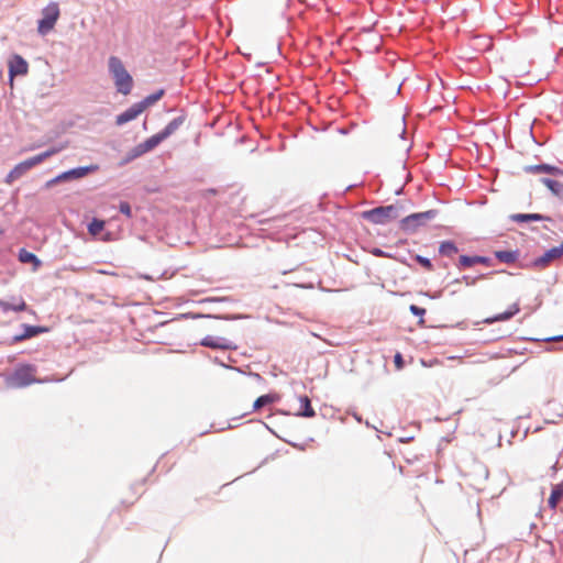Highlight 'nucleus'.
Wrapping results in <instances>:
<instances>
[{
    "label": "nucleus",
    "instance_id": "32",
    "mask_svg": "<svg viewBox=\"0 0 563 563\" xmlns=\"http://www.w3.org/2000/svg\"><path fill=\"white\" fill-rule=\"evenodd\" d=\"M394 363H395V366L398 371L402 369L404 367V360H402V356L400 353H396L395 357H394Z\"/></svg>",
    "mask_w": 563,
    "mask_h": 563
},
{
    "label": "nucleus",
    "instance_id": "29",
    "mask_svg": "<svg viewBox=\"0 0 563 563\" xmlns=\"http://www.w3.org/2000/svg\"><path fill=\"white\" fill-rule=\"evenodd\" d=\"M119 209L120 211L125 214L126 217H131L132 216V211H131V207L128 202L125 201H122L119 206Z\"/></svg>",
    "mask_w": 563,
    "mask_h": 563
},
{
    "label": "nucleus",
    "instance_id": "3",
    "mask_svg": "<svg viewBox=\"0 0 563 563\" xmlns=\"http://www.w3.org/2000/svg\"><path fill=\"white\" fill-rule=\"evenodd\" d=\"M109 70L114 79L117 90L126 96L133 88L132 76L125 69L121 59L117 56H111L108 62Z\"/></svg>",
    "mask_w": 563,
    "mask_h": 563
},
{
    "label": "nucleus",
    "instance_id": "5",
    "mask_svg": "<svg viewBox=\"0 0 563 563\" xmlns=\"http://www.w3.org/2000/svg\"><path fill=\"white\" fill-rule=\"evenodd\" d=\"M399 217L398 207L385 206L364 212V218L374 224H386Z\"/></svg>",
    "mask_w": 563,
    "mask_h": 563
},
{
    "label": "nucleus",
    "instance_id": "2",
    "mask_svg": "<svg viewBox=\"0 0 563 563\" xmlns=\"http://www.w3.org/2000/svg\"><path fill=\"white\" fill-rule=\"evenodd\" d=\"M63 148H64V146L52 147L41 154H37L33 157H30V158L19 163L7 175L5 183L8 185H11L14 180L21 178L27 170H30L31 168L35 167L36 165L43 163L46 158L55 155Z\"/></svg>",
    "mask_w": 563,
    "mask_h": 563
},
{
    "label": "nucleus",
    "instance_id": "1",
    "mask_svg": "<svg viewBox=\"0 0 563 563\" xmlns=\"http://www.w3.org/2000/svg\"><path fill=\"white\" fill-rule=\"evenodd\" d=\"M184 119L181 117L175 118L172 120L159 133L152 135L144 142L137 144L132 150V157H139L152 150H154L161 142L166 140L168 136L174 134L179 126L183 124Z\"/></svg>",
    "mask_w": 563,
    "mask_h": 563
},
{
    "label": "nucleus",
    "instance_id": "25",
    "mask_svg": "<svg viewBox=\"0 0 563 563\" xmlns=\"http://www.w3.org/2000/svg\"><path fill=\"white\" fill-rule=\"evenodd\" d=\"M478 258H476V256H467V255H462L460 256V265L462 267H472L476 264H478Z\"/></svg>",
    "mask_w": 563,
    "mask_h": 563
},
{
    "label": "nucleus",
    "instance_id": "13",
    "mask_svg": "<svg viewBox=\"0 0 563 563\" xmlns=\"http://www.w3.org/2000/svg\"><path fill=\"white\" fill-rule=\"evenodd\" d=\"M27 309L26 302L22 297H12L11 301L0 300V310L3 312L8 311H24Z\"/></svg>",
    "mask_w": 563,
    "mask_h": 563
},
{
    "label": "nucleus",
    "instance_id": "7",
    "mask_svg": "<svg viewBox=\"0 0 563 563\" xmlns=\"http://www.w3.org/2000/svg\"><path fill=\"white\" fill-rule=\"evenodd\" d=\"M34 382H36L35 367L32 365L18 367L11 376V384L15 387H25Z\"/></svg>",
    "mask_w": 563,
    "mask_h": 563
},
{
    "label": "nucleus",
    "instance_id": "17",
    "mask_svg": "<svg viewBox=\"0 0 563 563\" xmlns=\"http://www.w3.org/2000/svg\"><path fill=\"white\" fill-rule=\"evenodd\" d=\"M542 184H544L553 195L559 198H563V184L551 179V178H541Z\"/></svg>",
    "mask_w": 563,
    "mask_h": 563
},
{
    "label": "nucleus",
    "instance_id": "33",
    "mask_svg": "<svg viewBox=\"0 0 563 563\" xmlns=\"http://www.w3.org/2000/svg\"><path fill=\"white\" fill-rule=\"evenodd\" d=\"M543 219H547L545 217H543L542 214H539V213H530V222L531 221H540V220H543Z\"/></svg>",
    "mask_w": 563,
    "mask_h": 563
},
{
    "label": "nucleus",
    "instance_id": "11",
    "mask_svg": "<svg viewBox=\"0 0 563 563\" xmlns=\"http://www.w3.org/2000/svg\"><path fill=\"white\" fill-rule=\"evenodd\" d=\"M144 111V106H141L140 103H134L129 109H126L124 112L119 114L115 119V123L118 125H123L134 119H136L142 112Z\"/></svg>",
    "mask_w": 563,
    "mask_h": 563
},
{
    "label": "nucleus",
    "instance_id": "31",
    "mask_svg": "<svg viewBox=\"0 0 563 563\" xmlns=\"http://www.w3.org/2000/svg\"><path fill=\"white\" fill-rule=\"evenodd\" d=\"M409 309H410L412 314L418 316V317H423L424 313H426V309L424 308L418 307L416 305H411Z\"/></svg>",
    "mask_w": 563,
    "mask_h": 563
},
{
    "label": "nucleus",
    "instance_id": "26",
    "mask_svg": "<svg viewBox=\"0 0 563 563\" xmlns=\"http://www.w3.org/2000/svg\"><path fill=\"white\" fill-rule=\"evenodd\" d=\"M516 312H518V308L517 306H514L511 308V310L507 311V312H504V313H500V314H497L495 317H493L490 319V321H499V320H507L509 319L510 317H512Z\"/></svg>",
    "mask_w": 563,
    "mask_h": 563
},
{
    "label": "nucleus",
    "instance_id": "18",
    "mask_svg": "<svg viewBox=\"0 0 563 563\" xmlns=\"http://www.w3.org/2000/svg\"><path fill=\"white\" fill-rule=\"evenodd\" d=\"M530 173L532 174H539V173H547L550 175L560 174V168L548 165V164H537V165H530Z\"/></svg>",
    "mask_w": 563,
    "mask_h": 563
},
{
    "label": "nucleus",
    "instance_id": "19",
    "mask_svg": "<svg viewBox=\"0 0 563 563\" xmlns=\"http://www.w3.org/2000/svg\"><path fill=\"white\" fill-rule=\"evenodd\" d=\"M19 260L22 263H32L34 265V269H37L41 266V261L37 256L24 249L19 252Z\"/></svg>",
    "mask_w": 563,
    "mask_h": 563
},
{
    "label": "nucleus",
    "instance_id": "4",
    "mask_svg": "<svg viewBox=\"0 0 563 563\" xmlns=\"http://www.w3.org/2000/svg\"><path fill=\"white\" fill-rule=\"evenodd\" d=\"M42 19L38 21L37 24V32L41 35H46L49 33L54 27L59 19L60 11L57 2H49L43 10H42Z\"/></svg>",
    "mask_w": 563,
    "mask_h": 563
},
{
    "label": "nucleus",
    "instance_id": "21",
    "mask_svg": "<svg viewBox=\"0 0 563 563\" xmlns=\"http://www.w3.org/2000/svg\"><path fill=\"white\" fill-rule=\"evenodd\" d=\"M563 497V484H558L552 488L550 498L548 500L549 506L554 509L559 500Z\"/></svg>",
    "mask_w": 563,
    "mask_h": 563
},
{
    "label": "nucleus",
    "instance_id": "20",
    "mask_svg": "<svg viewBox=\"0 0 563 563\" xmlns=\"http://www.w3.org/2000/svg\"><path fill=\"white\" fill-rule=\"evenodd\" d=\"M457 252V246L451 241H444L440 244L439 253L443 256L453 257Z\"/></svg>",
    "mask_w": 563,
    "mask_h": 563
},
{
    "label": "nucleus",
    "instance_id": "35",
    "mask_svg": "<svg viewBox=\"0 0 563 563\" xmlns=\"http://www.w3.org/2000/svg\"><path fill=\"white\" fill-rule=\"evenodd\" d=\"M529 133H530V139H531V140H532L537 145H538V146H540V144H539V143L536 141V139H534V135H533V133H532V126H531V125H530Z\"/></svg>",
    "mask_w": 563,
    "mask_h": 563
},
{
    "label": "nucleus",
    "instance_id": "15",
    "mask_svg": "<svg viewBox=\"0 0 563 563\" xmlns=\"http://www.w3.org/2000/svg\"><path fill=\"white\" fill-rule=\"evenodd\" d=\"M46 329L42 327H35V325H24V332L22 334L15 335L13 338L14 342H20L30 338H33L40 333L45 332Z\"/></svg>",
    "mask_w": 563,
    "mask_h": 563
},
{
    "label": "nucleus",
    "instance_id": "30",
    "mask_svg": "<svg viewBox=\"0 0 563 563\" xmlns=\"http://www.w3.org/2000/svg\"><path fill=\"white\" fill-rule=\"evenodd\" d=\"M509 219L511 221H518V222H527L528 221V213H517V214H511L509 217Z\"/></svg>",
    "mask_w": 563,
    "mask_h": 563
},
{
    "label": "nucleus",
    "instance_id": "28",
    "mask_svg": "<svg viewBox=\"0 0 563 563\" xmlns=\"http://www.w3.org/2000/svg\"><path fill=\"white\" fill-rule=\"evenodd\" d=\"M532 341H544V342H559L563 341V334L553 335L544 339L530 338V342Z\"/></svg>",
    "mask_w": 563,
    "mask_h": 563
},
{
    "label": "nucleus",
    "instance_id": "22",
    "mask_svg": "<svg viewBox=\"0 0 563 563\" xmlns=\"http://www.w3.org/2000/svg\"><path fill=\"white\" fill-rule=\"evenodd\" d=\"M277 400V397L275 395H263L260 396L253 404V409L255 411L260 410L264 406H267L269 404H273Z\"/></svg>",
    "mask_w": 563,
    "mask_h": 563
},
{
    "label": "nucleus",
    "instance_id": "8",
    "mask_svg": "<svg viewBox=\"0 0 563 563\" xmlns=\"http://www.w3.org/2000/svg\"><path fill=\"white\" fill-rule=\"evenodd\" d=\"M8 66L11 81L15 76H23L29 71V64L21 55H13L10 58Z\"/></svg>",
    "mask_w": 563,
    "mask_h": 563
},
{
    "label": "nucleus",
    "instance_id": "14",
    "mask_svg": "<svg viewBox=\"0 0 563 563\" xmlns=\"http://www.w3.org/2000/svg\"><path fill=\"white\" fill-rule=\"evenodd\" d=\"M298 402H299V408H298L299 416L311 418L316 415L308 396H300L298 398Z\"/></svg>",
    "mask_w": 563,
    "mask_h": 563
},
{
    "label": "nucleus",
    "instance_id": "27",
    "mask_svg": "<svg viewBox=\"0 0 563 563\" xmlns=\"http://www.w3.org/2000/svg\"><path fill=\"white\" fill-rule=\"evenodd\" d=\"M415 260L421 265L423 266L427 271L431 272L433 271V265L432 263L430 262L429 258L427 257H423L421 255H416Z\"/></svg>",
    "mask_w": 563,
    "mask_h": 563
},
{
    "label": "nucleus",
    "instance_id": "23",
    "mask_svg": "<svg viewBox=\"0 0 563 563\" xmlns=\"http://www.w3.org/2000/svg\"><path fill=\"white\" fill-rule=\"evenodd\" d=\"M104 229V221L93 219L88 225V232L96 236Z\"/></svg>",
    "mask_w": 563,
    "mask_h": 563
},
{
    "label": "nucleus",
    "instance_id": "16",
    "mask_svg": "<svg viewBox=\"0 0 563 563\" xmlns=\"http://www.w3.org/2000/svg\"><path fill=\"white\" fill-rule=\"evenodd\" d=\"M495 256L501 263L512 264L518 260L519 251L518 250L495 251Z\"/></svg>",
    "mask_w": 563,
    "mask_h": 563
},
{
    "label": "nucleus",
    "instance_id": "9",
    "mask_svg": "<svg viewBox=\"0 0 563 563\" xmlns=\"http://www.w3.org/2000/svg\"><path fill=\"white\" fill-rule=\"evenodd\" d=\"M200 344L210 349H219V350H231L234 349L235 345L232 341L224 336H216V335H207L201 341Z\"/></svg>",
    "mask_w": 563,
    "mask_h": 563
},
{
    "label": "nucleus",
    "instance_id": "10",
    "mask_svg": "<svg viewBox=\"0 0 563 563\" xmlns=\"http://www.w3.org/2000/svg\"><path fill=\"white\" fill-rule=\"evenodd\" d=\"M96 168L97 167H95V166H90V167H79V168L70 169L68 172L60 174L55 179L48 181L47 186L56 184L60 180H67L70 178H81V177L86 176L89 172L95 170Z\"/></svg>",
    "mask_w": 563,
    "mask_h": 563
},
{
    "label": "nucleus",
    "instance_id": "6",
    "mask_svg": "<svg viewBox=\"0 0 563 563\" xmlns=\"http://www.w3.org/2000/svg\"><path fill=\"white\" fill-rule=\"evenodd\" d=\"M435 217L434 210H429L426 212L412 213L410 216L405 217L401 220V229L408 232L416 231L420 225L424 224L427 221L433 219Z\"/></svg>",
    "mask_w": 563,
    "mask_h": 563
},
{
    "label": "nucleus",
    "instance_id": "24",
    "mask_svg": "<svg viewBox=\"0 0 563 563\" xmlns=\"http://www.w3.org/2000/svg\"><path fill=\"white\" fill-rule=\"evenodd\" d=\"M163 93H164V91L159 90L153 95L147 96L143 101H141L139 103L141 106H144V110H145L147 107H150V106L154 104L156 101H158L162 98Z\"/></svg>",
    "mask_w": 563,
    "mask_h": 563
},
{
    "label": "nucleus",
    "instance_id": "34",
    "mask_svg": "<svg viewBox=\"0 0 563 563\" xmlns=\"http://www.w3.org/2000/svg\"><path fill=\"white\" fill-rule=\"evenodd\" d=\"M476 258H478V264H487L488 263V258L486 257H483V256H476Z\"/></svg>",
    "mask_w": 563,
    "mask_h": 563
},
{
    "label": "nucleus",
    "instance_id": "12",
    "mask_svg": "<svg viewBox=\"0 0 563 563\" xmlns=\"http://www.w3.org/2000/svg\"><path fill=\"white\" fill-rule=\"evenodd\" d=\"M563 255V242L559 246L551 247L542 256L534 260L533 265L545 266L553 260L560 258Z\"/></svg>",
    "mask_w": 563,
    "mask_h": 563
},
{
    "label": "nucleus",
    "instance_id": "36",
    "mask_svg": "<svg viewBox=\"0 0 563 563\" xmlns=\"http://www.w3.org/2000/svg\"><path fill=\"white\" fill-rule=\"evenodd\" d=\"M374 254H375V255H383V252H382L380 250H376V251L374 252Z\"/></svg>",
    "mask_w": 563,
    "mask_h": 563
}]
</instances>
